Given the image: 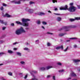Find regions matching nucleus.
<instances>
[{"label":"nucleus","instance_id":"f257e3e1","mask_svg":"<svg viewBox=\"0 0 80 80\" xmlns=\"http://www.w3.org/2000/svg\"><path fill=\"white\" fill-rule=\"evenodd\" d=\"M60 10H68L70 12H75V10H77V8L73 6H71L70 8H68V6H67V5H66L64 8L63 7L60 8Z\"/></svg>","mask_w":80,"mask_h":80},{"label":"nucleus","instance_id":"f03ea898","mask_svg":"<svg viewBox=\"0 0 80 80\" xmlns=\"http://www.w3.org/2000/svg\"><path fill=\"white\" fill-rule=\"evenodd\" d=\"M28 21H30V19L23 18L22 19V23H21L19 21H16V23H17V24L23 25V26H24V27H28V23L27 22Z\"/></svg>","mask_w":80,"mask_h":80},{"label":"nucleus","instance_id":"7ed1b4c3","mask_svg":"<svg viewBox=\"0 0 80 80\" xmlns=\"http://www.w3.org/2000/svg\"><path fill=\"white\" fill-rule=\"evenodd\" d=\"M26 10L29 13H33L34 10L33 9H30L28 8H26Z\"/></svg>","mask_w":80,"mask_h":80},{"label":"nucleus","instance_id":"20e7f679","mask_svg":"<svg viewBox=\"0 0 80 80\" xmlns=\"http://www.w3.org/2000/svg\"><path fill=\"white\" fill-rule=\"evenodd\" d=\"M80 20V17L78 18H75L74 19L71 18L70 19V20L71 22H73L75 20Z\"/></svg>","mask_w":80,"mask_h":80},{"label":"nucleus","instance_id":"39448f33","mask_svg":"<svg viewBox=\"0 0 80 80\" xmlns=\"http://www.w3.org/2000/svg\"><path fill=\"white\" fill-rule=\"evenodd\" d=\"M15 33L16 35H20L21 34V31H20V29L16 30L15 31Z\"/></svg>","mask_w":80,"mask_h":80},{"label":"nucleus","instance_id":"423d86ee","mask_svg":"<svg viewBox=\"0 0 80 80\" xmlns=\"http://www.w3.org/2000/svg\"><path fill=\"white\" fill-rule=\"evenodd\" d=\"M20 30L21 31V33H25L26 31L22 27H21L20 28Z\"/></svg>","mask_w":80,"mask_h":80},{"label":"nucleus","instance_id":"0eeeda50","mask_svg":"<svg viewBox=\"0 0 80 80\" xmlns=\"http://www.w3.org/2000/svg\"><path fill=\"white\" fill-rule=\"evenodd\" d=\"M2 15L3 17H10L11 16L9 15V14H8V13H6L5 15H3V13H2Z\"/></svg>","mask_w":80,"mask_h":80},{"label":"nucleus","instance_id":"6e6552de","mask_svg":"<svg viewBox=\"0 0 80 80\" xmlns=\"http://www.w3.org/2000/svg\"><path fill=\"white\" fill-rule=\"evenodd\" d=\"M61 48L62 50L63 49V46L62 45L61 46H59L56 48V49L57 50H58V49H60Z\"/></svg>","mask_w":80,"mask_h":80},{"label":"nucleus","instance_id":"1a4fd4ad","mask_svg":"<svg viewBox=\"0 0 80 80\" xmlns=\"http://www.w3.org/2000/svg\"><path fill=\"white\" fill-rule=\"evenodd\" d=\"M0 22L1 23H2V24H4L5 25H7V22H3V21L0 20Z\"/></svg>","mask_w":80,"mask_h":80},{"label":"nucleus","instance_id":"9d476101","mask_svg":"<svg viewBox=\"0 0 80 80\" xmlns=\"http://www.w3.org/2000/svg\"><path fill=\"white\" fill-rule=\"evenodd\" d=\"M32 80H37V79L36 78V77L34 75H33Z\"/></svg>","mask_w":80,"mask_h":80},{"label":"nucleus","instance_id":"9b49d317","mask_svg":"<svg viewBox=\"0 0 80 80\" xmlns=\"http://www.w3.org/2000/svg\"><path fill=\"white\" fill-rule=\"evenodd\" d=\"M76 76V74L72 72V73H71L70 75V77H75Z\"/></svg>","mask_w":80,"mask_h":80},{"label":"nucleus","instance_id":"f8f14e48","mask_svg":"<svg viewBox=\"0 0 80 80\" xmlns=\"http://www.w3.org/2000/svg\"><path fill=\"white\" fill-rule=\"evenodd\" d=\"M73 62L74 63H77V62H80V60L78 59H74L73 60Z\"/></svg>","mask_w":80,"mask_h":80},{"label":"nucleus","instance_id":"ddd939ff","mask_svg":"<svg viewBox=\"0 0 80 80\" xmlns=\"http://www.w3.org/2000/svg\"><path fill=\"white\" fill-rule=\"evenodd\" d=\"M57 20L58 22H60V21H61V20H62V18L60 17H58L57 18Z\"/></svg>","mask_w":80,"mask_h":80},{"label":"nucleus","instance_id":"4468645a","mask_svg":"<svg viewBox=\"0 0 80 80\" xmlns=\"http://www.w3.org/2000/svg\"><path fill=\"white\" fill-rule=\"evenodd\" d=\"M38 15H45V13H43V12H39L38 13Z\"/></svg>","mask_w":80,"mask_h":80},{"label":"nucleus","instance_id":"2eb2a0df","mask_svg":"<svg viewBox=\"0 0 80 80\" xmlns=\"http://www.w3.org/2000/svg\"><path fill=\"white\" fill-rule=\"evenodd\" d=\"M16 54L17 55H18V56H21L22 53L19 52H16Z\"/></svg>","mask_w":80,"mask_h":80},{"label":"nucleus","instance_id":"dca6fc26","mask_svg":"<svg viewBox=\"0 0 80 80\" xmlns=\"http://www.w3.org/2000/svg\"><path fill=\"white\" fill-rule=\"evenodd\" d=\"M65 34H66L65 33H61L59 34V36H60V37H62V36L65 35Z\"/></svg>","mask_w":80,"mask_h":80},{"label":"nucleus","instance_id":"f3484780","mask_svg":"<svg viewBox=\"0 0 80 80\" xmlns=\"http://www.w3.org/2000/svg\"><path fill=\"white\" fill-rule=\"evenodd\" d=\"M40 70H45V68L44 67H41L39 68Z\"/></svg>","mask_w":80,"mask_h":80},{"label":"nucleus","instance_id":"a211bd4d","mask_svg":"<svg viewBox=\"0 0 80 80\" xmlns=\"http://www.w3.org/2000/svg\"><path fill=\"white\" fill-rule=\"evenodd\" d=\"M52 68V66H48L46 67V70H48V69H50V68Z\"/></svg>","mask_w":80,"mask_h":80},{"label":"nucleus","instance_id":"6ab92c4d","mask_svg":"<svg viewBox=\"0 0 80 80\" xmlns=\"http://www.w3.org/2000/svg\"><path fill=\"white\" fill-rule=\"evenodd\" d=\"M69 27L70 28H76L77 26L76 25L70 26Z\"/></svg>","mask_w":80,"mask_h":80},{"label":"nucleus","instance_id":"aec40b11","mask_svg":"<svg viewBox=\"0 0 80 80\" xmlns=\"http://www.w3.org/2000/svg\"><path fill=\"white\" fill-rule=\"evenodd\" d=\"M8 75H10V76H12V72H9L8 73Z\"/></svg>","mask_w":80,"mask_h":80},{"label":"nucleus","instance_id":"412c9836","mask_svg":"<svg viewBox=\"0 0 80 80\" xmlns=\"http://www.w3.org/2000/svg\"><path fill=\"white\" fill-rule=\"evenodd\" d=\"M4 54H5V53L4 52H0V56H2Z\"/></svg>","mask_w":80,"mask_h":80},{"label":"nucleus","instance_id":"4be33fe9","mask_svg":"<svg viewBox=\"0 0 80 80\" xmlns=\"http://www.w3.org/2000/svg\"><path fill=\"white\" fill-rule=\"evenodd\" d=\"M8 52L9 53H13V51L10 50H8Z\"/></svg>","mask_w":80,"mask_h":80},{"label":"nucleus","instance_id":"5701e85b","mask_svg":"<svg viewBox=\"0 0 80 80\" xmlns=\"http://www.w3.org/2000/svg\"><path fill=\"white\" fill-rule=\"evenodd\" d=\"M42 23L43 25H47V22H45V21H43L42 22Z\"/></svg>","mask_w":80,"mask_h":80},{"label":"nucleus","instance_id":"b1692460","mask_svg":"<svg viewBox=\"0 0 80 80\" xmlns=\"http://www.w3.org/2000/svg\"><path fill=\"white\" fill-rule=\"evenodd\" d=\"M24 50H27V51H28L29 50V49L28 48H24Z\"/></svg>","mask_w":80,"mask_h":80},{"label":"nucleus","instance_id":"393cba45","mask_svg":"<svg viewBox=\"0 0 80 80\" xmlns=\"http://www.w3.org/2000/svg\"><path fill=\"white\" fill-rule=\"evenodd\" d=\"M52 2L54 3H55V2H56L57 3V1L56 0H52Z\"/></svg>","mask_w":80,"mask_h":80},{"label":"nucleus","instance_id":"a878e982","mask_svg":"<svg viewBox=\"0 0 80 80\" xmlns=\"http://www.w3.org/2000/svg\"><path fill=\"white\" fill-rule=\"evenodd\" d=\"M47 45L48 47H49V46H50V45H51V44L49 42H48Z\"/></svg>","mask_w":80,"mask_h":80},{"label":"nucleus","instance_id":"bb28decb","mask_svg":"<svg viewBox=\"0 0 80 80\" xmlns=\"http://www.w3.org/2000/svg\"><path fill=\"white\" fill-rule=\"evenodd\" d=\"M20 63L22 65H24L25 64V62L23 61H21L20 62Z\"/></svg>","mask_w":80,"mask_h":80},{"label":"nucleus","instance_id":"cd10ccee","mask_svg":"<svg viewBox=\"0 0 80 80\" xmlns=\"http://www.w3.org/2000/svg\"><path fill=\"white\" fill-rule=\"evenodd\" d=\"M33 3H34V2H29V4L30 5H32V4H33Z\"/></svg>","mask_w":80,"mask_h":80},{"label":"nucleus","instance_id":"c85d7f7f","mask_svg":"<svg viewBox=\"0 0 80 80\" xmlns=\"http://www.w3.org/2000/svg\"><path fill=\"white\" fill-rule=\"evenodd\" d=\"M59 72H64V70L62 69L59 71Z\"/></svg>","mask_w":80,"mask_h":80},{"label":"nucleus","instance_id":"c756f323","mask_svg":"<svg viewBox=\"0 0 80 80\" xmlns=\"http://www.w3.org/2000/svg\"><path fill=\"white\" fill-rule=\"evenodd\" d=\"M37 24H40V21H37Z\"/></svg>","mask_w":80,"mask_h":80},{"label":"nucleus","instance_id":"7c9ffc66","mask_svg":"<svg viewBox=\"0 0 80 80\" xmlns=\"http://www.w3.org/2000/svg\"><path fill=\"white\" fill-rule=\"evenodd\" d=\"M70 40L74 39H77V38H70Z\"/></svg>","mask_w":80,"mask_h":80},{"label":"nucleus","instance_id":"2f4dec72","mask_svg":"<svg viewBox=\"0 0 80 80\" xmlns=\"http://www.w3.org/2000/svg\"><path fill=\"white\" fill-rule=\"evenodd\" d=\"M47 34H49L50 35H53V33H50V32H47Z\"/></svg>","mask_w":80,"mask_h":80},{"label":"nucleus","instance_id":"473e14b6","mask_svg":"<svg viewBox=\"0 0 80 80\" xmlns=\"http://www.w3.org/2000/svg\"><path fill=\"white\" fill-rule=\"evenodd\" d=\"M69 5H70V6H73V3H70L69 4Z\"/></svg>","mask_w":80,"mask_h":80},{"label":"nucleus","instance_id":"72a5a7b5","mask_svg":"<svg viewBox=\"0 0 80 80\" xmlns=\"http://www.w3.org/2000/svg\"><path fill=\"white\" fill-rule=\"evenodd\" d=\"M54 10H55V11H57V10H58V9H57V8H56V7H54Z\"/></svg>","mask_w":80,"mask_h":80},{"label":"nucleus","instance_id":"f704fd0d","mask_svg":"<svg viewBox=\"0 0 80 80\" xmlns=\"http://www.w3.org/2000/svg\"><path fill=\"white\" fill-rule=\"evenodd\" d=\"M54 15H60V14L59 13H54Z\"/></svg>","mask_w":80,"mask_h":80},{"label":"nucleus","instance_id":"c9c22d12","mask_svg":"<svg viewBox=\"0 0 80 80\" xmlns=\"http://www.w3.org/2000/svg\"><path fill=\"white\" fill-rule=\"evenodd\" d=\"M67 50H68V47H67L66 49L64 50V52H67Z\"/></svg>","mask_w":80,"mask_h":80},{"label":"nucleus","instance_id":"e433bc0d","mask_svg":"<svg viewBox=\"0 0 80 80\" xmlns=\"http://www.w3.org/2000/svg\"><path fill=\"white\" fill-rule=\"evenodd\" d=\"M32 73H36L37 72V71H32Z\"/></svg>","mask_w":80,"mask_h":80},{"label":"nucleus","instance_id":"4c0bfd02","mask_svg":"<svg viewBox=\"0 0 80 80\" xmlns=\"http://www.w3.org/2000/svg\"><path fill=\"white\" fill-rule=\"evenodd\" d=\"M2 5L3 6H4V7H6V6H7V4L4 3L2 4Z\"/></svg>","mask_w":80,"mask_h":80},{"label":"nucleus","instance_id":"58836bf2","mask_svg":"<svg viewBox=\"0 0 80 80\" xmlns=\"http://www.w3.org/2000/svg\"><path fill=\"white\" fill-rule=\"evenodd\" d=\"M58 65H62V63L60 62H58Z\"/></svg>","mask_w":80,"mask_h":80},{"label":"nucleus","instance_id":"ea45409f","mask_svg":"<svg viewBox=\"0 0 80 80\" xmlns=\"http://www.w3.org/2000/svg\"><path fill=\"white\" fill-rule=\"evenodd\" d=\"M6 28V27H4L2 28V30H5V29Z\"/></svg>","mask_w":80,"mask_h":80},{"label":"nucleus","instance_id":"a19ab883","mask_svg":"<svg viewBox=\"0 0 80 80\" xmlns=\"http://www.w3.org/2000/svg\"><path fill=\"white\" fill-rule=\"evenodd\" d=\"M74 48H77V46L76 44L74 45Z\"/></svg>","mask_w":80,"mask_h":80},{"label":"nucleus","instance_id":"79ce46f5","mask_svg":"<svg viewBox=\"0 0 80 80\" xmlns=\"http://www.w3.org/2000/svg\"><path fill=\"white\" fill-rule=\"evenodd\" d=\"M0 10H3V7H1V8H0Z\"/></svg>","mask_w":80,"mask_h":80},{"label":"nucleus","instance_id":"37998d69","mask_svg":"<svg viewBox=\"0 0 80 80\" xmlns=\"http://www.w3.org/2000/svg\"><path fill=\"white\" fill-rule=\"evenodd\" d=\"M71 78H69L67 79V80H71Z\"/></svg>","mask_w":80,"mask_h":80},{"label":"nucleus","instance_id":"c03bdc74","mask_svg":"<svg viewBox=\"0 0 80 80\" xmlns=\"http://www.w3.org/2000/svg\"><path fill=\"white\" fill-rule=\"evenodd\" d=\"M11 26H14V23H12L11 24Z\"/></svg>","mask_w":80,"mask_h":80},{"label":"nucleus","instance_id":"a18cd8bd","mask_svg":"<svg viewBox=\"0 0 80 80\" xmlns=\"http://www.w3.org/2000/svg\"><path fill=\"white\" fill-rule=\"evenodd\" d=\"M17 43H18L17 42H14L13 43V45H16V44H17Z\"/></svg>","mask_w":80,"mask_h":80},{"label":"nucleus","instance_id":"49530a36","mask_svg":"<svg viewBox=\"0 0 80 80\" xmlns=\"http://www.w3.org/2000/svg\"><path fill=\"white\" fill-rule=\"evenodd\" d=\"M27 78V75H26L25 76V77H24V79H26Z\"/></svg>","mask_w":80,"mask_h":80},{"label":"nucleus","instance_id":"de8ad7c7","mask_svg":"<svg viewBox=\"0 0 80 80\" xmlns=\"http://www.w3.org/2000/svg\"><path fill=\"white\" fill-rule=\"evenodd\" d=\"M3 41H0V43H3Z\"/></svg>","mask_w":80,"mask_h":80},{"label":"nucleus","instance_id":"09e8293b","mask_svg":"<svg viewBox=\"0 0 80 80\" xmlns=\"http://www.w3.org/2000/svg\"><path fill=\"white\" fill-rule=\"evenodd\" d=\"M53 79L54 80H55V76H53Z\"/></svg>","mask_w":80,"mask_h":80},{"label":"nucleus","instance_id":"8fccbe9b","mask_svg":"<svg viewBox=\"0 0 80 80\" xmlns=\"http://www.w3.org/2000/svg\"><path fill=\"white\" fill-rule=\"evenodd\" d=\"M48 13H52V12H51V11H50V10L48 11Z\"/></svg>","mask_w":80,"mask_h":80},{"label":"nucleus","instance_id":"3c124183","mask_svg":"<svg viewBox=\"0 0 80 80\" xmlns=\"http://www.w3.org/2000/svg\"><path fill=\"white\" fill-rule=\"evenodd\" d=\"M36 42L37 43H38L39 42V41L38 40H37L36 41Z\"/></svg>","mask_w":80,"mask_h":80},{"label":"nucleus","instance_id":"603ef678","mask_svg":"<svg viewBox=\"0 0 80 80\" xmlns=\"http://www.w3.org/2000/svg\"><path fill=\"white\" fill-rule=\"evenodd\" d=\"M64 29H67L68 28H67V27H64Z\"/></svg>","mask_w":80,"mask_h":80},{"label":"nucleus","instance_id":"864d4df0","mask_svg":"<svg viewBox=\"0 0 80 80\" xmlns=\"http://www.w3.org/2000/svg\"><path fill=\"white\" fill-rule=\"evenodd\" d=\"M50 75H48L47 76V78H50Z\"/></svg>","mask_w":80,"mask_h":80},{"label":"nucleus","instance_id":"5fc2aeb1","mask_svg":"<svg viewBox=\"0 0 80 80\" xmlns=\"http://www.w3.org/2000/svg\"><path fill=\"white\" fill-rule=\"evenodd\" d=\"M26 30H29V28H26Z\"/></svg>","mask_w":80,"mask_h":80},{"label":"nucleus","instance_id":"6e6d98bb","mask_svg":"<svg viewBox=\"0 0 80 80\" xmlns=\"http://www.w3.org/2000/svg\"><path fill=\"white\" fill-rule=\"evenodd\" d=\"M78 9H80V5L78 6Z\"/></svg>","mask_w":80,"mask_h":80},{"label":"nucleus","instance_id":"4d7b16f0","mask_svg":"<svg viewBox=\"0 0 80 80\" xmlns=\"http://www.w3.org/2000/svg\"><path fill=\"white\" fill-rule=\"evenodd\" d=\"M14 50H17V48H14Z\"/></svg>","mask_w":80,"mask_h":80},{"label":"nucleus","instance_id":"13d9d810","mask_svg":"<svg viewBox=\"0 0 80 80\" xmlns=\"http://www.w3.org/2000/svg\"><path fill=\"white\" fill-rule=\"evenodd\" d=\"M42 28H43V29H45V28L43 26H42Z\"/></svg>","mask_w":80,"mask_h":80},{"label":"nucleus","instance_id":"bf43d9fd","mask_svg":"<svg viewBox=\"0 0 80 80\" xmlns=\"http://www.w3.org/2000/svg\"><path fill=\"white\" fill-rule=\"evenodd\" d=\"M78 70L79 72H80V68H79V69H78Z\"/></svg>","mask_w":80,"mask_h":80},{"label":"nucleus","instance_id":"052dcab7","mask_svg":"<svg viewBox=\"0 0 80 80\" xmlns=\"http://www.w3.org/2000/svg\"><path fill=\"white\" fill-rule=\"evenodd\" d=\"M22 73H20L19 74V75H22Z\"/></svg>","mask_w":80,"mask_h":80},{"label":"nucleus","instance_id":"680f3d73","mask_svg":"<svg viewBox=\"0 0 80 80\" xmlns=\"http://www.w3.org/2000/svg\"><path fill=\"white\" fill-rule=\"evenodd\" d=\"M66 42H70V40H67Z\"/></svg>","mask_w":80,"mask_h":80},{"label":"nucleus","instance_id":"e2e57ef3","mask_svg":"<svg viewBox=\"0 0 80 80\" xmlns=\"http://www.w3.org/2000/svg\"><path fill=\"white\" fill-rule=\"evenodd\" d=\"M3 65V64H0V66H1V65Z\"/></svg>","mask_w":80,"mask_h":80},{"label":"nucleus","instance_id":"0e129e2a","mask_svg":"<svg viewBox=\"0 0 80 80\" xmlns=\"http://www.w3.org/2000/svg\"><path fill=\"white\" fill-rule=\"evenodd\" d=\"M26 45H28V43H26Z\"/></svg>","mask_w":80,"mask_h":80}]
</instances>
